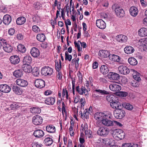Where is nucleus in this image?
<instances>
[{
    "instance_id": "obj_30",
    "label": "nucleus",
    "mask_w": 147,
    "mask_h": 147,
    "mask_svg": "<svg viewBox=\"0 0 147 147\" xmlns=\"http://www.w3.org/2000/svg\"><path fill=\"white\" fill-rule=\"evenodd\" d=\"M105 142L106 145L112 147H118L117 146L114 145L115 143L112 139H107L105 140Z\"/></svg>"
},
{
    "instance_id": "obj_40",
    "label": "nucleus",
    "mask_w": 147,
    "mask_h": 147,
    "mask_svg": "<svg viewBox=\"0 0 147 147\" xmlns=\"http://www.w3.org/2000/svg\"><path fill=\"white\" fill-rule=\"evenodd\" d=\"M36 38L40 42H43L45 40V36L43 34H38L36 36Z\"/></svg>"
},
{
    "instance_id": "obj_54",
    "label": "nucleus",
    "mask_w": 147,
    "mask_h": 147,
    "mask_svg": "<svg viewBox=\"0 0 147 147\" xmlns=\"http://www.w3.org/2000/svg\"><path fill=\"white\" fill-rule=\"evenodd\" d=\"M88 112L87 109H85L83 113V118H85L86 119L88 118Z\"/></svg>"
},
{
    "instance_id": "obj_20",
    "label": "nucleus",
    "mask_w": 147,
    "mask_h": 147,
    "mask_svg": "<svg viewBox=\"0 0 147 147\" xmlns=\"http://www.w3.org/2000/svg\"><path fill=\"white\" fill-rule=\"evenodd\" d=\"M0 90L2 92L7 93L10 91L11 88L7 84H2L0 85Z\"/></svg>"
},
{
    "instance_id": "obj_39",
    "label": "nucleus",
    "mask_w": 147,
    "mask_h": 147,
    "mask_svg": "<svg viewBox=\"0 0 147 147\" xmlns=\"http://www.w3.org/2000/svg\"><path fill=\"white\" fill-rule=\"evenodd\" d=\"M18 51L22 53H25L26 51V49L25 46L22 44H19L17 47Z\"/></svg>"
},
{
    "instance_id": "obj_63",
    "label": "nucleus",
    "mask_w": 147,
    "mask_h": 147,
    "mask_svg": "<svg viewBox=\"0 0 147 147\" xmlns=\"http://www.w3.org/2000/svg\"><path fill=\"white\" fill-rule=\"evenodd\" d=\"M15 30L13 28H11L8 31L9 34L10 35H13L15 33Z\"/></svg>"
},
{
    "instance_id": "obj_50",
    "label": "nucleus",
    "mask_w": 147,
    "mask_h": 147,
    "mask_svg": "<svg viewBox=\"0 0 147 147\" xmlns=\"http://www.w3.org/2000/svg\"><path fill=\"white\" fill-rule=\"evenodd\" d=\"M61 67V65L59 63V62L57 61L55 63V68L57 71H60Z\"/></svg>"
},
{
    "instance_id": "obj_28",
    "label": "nucleus",
    "mask_w": 147,
    "mask_h": 147,
    "mask_svg": "<svg viewBox=\"0 0 147 147\" xmlns=\"http://www.w3.org/2000/svg\"><path fill=\"white\" fill-rule=\"evenodd\" d=\"M26 21V18L24 17H20L17 19L16 23L17 24L21 25L24 24Z\"/></svg>"
},
{
    "instance_id": "obj_56",
    "label": "nucleus",
    "mask_w": 147,
    "mask_h": 147,
    "mask_svg": "<svg viewBox=\"0 0 147 147\" xmlns=\"http://www.w3.org/2000/svg\"><path fill=\"white\" fill-rule=\"evenodd\" d=\"M33 75L35 76H38L39 74V70L38 69H34L32 71Z\"/></svg>"
},
{
    "instance_id": "obj_23",
    "label": "nucleus",
    "mask_w": 147,
    "mask_h": 147,
    "mask_svg": "<svg viewBox=\"0 0 147 147\" xmlns=\"http://www.w3.org/2000/svg\"><path fill=\"white\" fill-rule=\"evenodd\" d=\"M22 68L23 71L28 73H30L32 71L31 66L28 64H24L22 66Z\"/></svg>"
},
{
    "instance_id": "obj_15",
    "label": "nucleus",
    "mask_w": 147,
    "mask_h": 147,
    "mask_svg": "<svg viewBox=\"0 0 147 147\" xmlns=\"http://www.w3.org/2000/svg\"><path fill=\"white\" fill-rule=\"evenodd\" d=\"M16 82V84L18 86L23 87L26 86L28 84V82L26 80L20 78L17 79Z\"/></svg>"
},
{
    "instance_id": "obj_45",
    "label": "nucleus",
    "mask_w": 147,
    "mask_h": 147,
    "mask_svg": "<svg viewBox=\"0 0 147 147\" xmlns=\"http://www.w3.org/2000/svg\"><path fill=\"white\" fill-rule=\"evenodd\" d=\"M115 97L113 95H108L106 96L107 100L110 102L114 100Z\"/></svg>"
},
{
    "instance_id": "obj_62",
    "label": "nucleus",
    "mask_w": 147,
    "mask_h": 147,
    "mask_svg": "<svg viewBox=\"0 0 147 147\" xmlns=\"http://www.w3.org/2000/svg\"><path fill=\"white\" fill-rule=\"evenodd\" d=\"M62 111L63 114L64 112L65 115L67 114V113L65 109V105L63 102H62Z\"/></svg>"
},
{
    "instance_id": "obj_16",
    "label": "nucleus",
    "mask_w": 147,
    "mask_h": 147,
    "mask_svg": "<svg viewBox=\"0 0 147 147\" xmlns=\"http://www.w3.org/2000/svg\"><path fill=\"white\" fill-rule=\"evenodd\" d=\"M97 26L100 29H105L106 27V24L105 22L101 19L97 20L96 21Z\"/></svg>"
},
{
    "instance_id": "obj_13",
    "label": "nucleus",
    "mask_w": 147,
    "mask_h": 147,
    "mask_svg": "<svg viewBox=\"0 0 147 147\" xmlns=\"http://www.w3.org/2000/svg\"><path fill=\"white\" fill-rule=\"evenodd\" d=\"M34 84L35 86L36 87L41 88L45 86V82L43 80L40 79H38L35 80Z\"/></svg>"
},
{
    "instance_id": "obj_49",
    "label": "nucleus",
    "mask_w": 147,
    "mask_h": 147,
    "mask_svg": "<svg viewBox=\"0 0 147 147\" xmlns=\"http://www.w3.org/2000/svg\"><path fill=\"white\" fill-rule=\"evenodd\" d=\"M32 147H42L43 146L38 142H34L32 144Z\"/></svg>"
},
{
    "instance_id": "obj_31",
    "label": "nucleus",
    "mask_w": 147,
    "mask_h": 147,
    "mask_svg": "<svg viewBox=\"0 0 147 147\" xmlns=\"http://www.w3.org/2000/svg\"><path fill=\"white\" fill-rule=\"evenodd\" d=\"M30 111L33 114H38L41 112V109L38 107H33L30 109Z\"/></svg>"
},
{
    "instance_id": "obj_32",
    "label": "nucleus",
    "mask_w": 147,
    "mask_h": 147,
    "mask_svg": "<svg viewBox=\"0 0 147 147\" xmlns=\"http://www.w3.org/2000/svg\"><path fill=\"white\" fill-rule=\"evenodd\" d=\"M139 35L141 36H147V28H143L140 29L138 31Z\"/></svg>"
},
{
    "instance_id": "obj_3",
    "label": "nucleus",
    "mask_w": 147,
    "mask_h": 147,
    "mask_svg": "<svg viewBox=\"0 0 147 147\" xmlns=\"http://www.w3.org/2000/svg\"><path fill=\"white\" fill-rule=\"evenodd\" d=\"M111 117L110 118H107L105 117V118L102 120V124L105 126L107 127H111L114 125V123H117V124H120L119 122H117L116 121H113L108 119H111Z\"/></svg>"
},
{
    "instance_id": "obj_48",
    "label": "nucleus",
    "mask_w": 147,
    "mask_h": 147,
    "mask_svg": "<svg viewBox=\"0 0 147 147\" xmlns=\"http://www.w3.org/2000/svg\"><path fill=\"white\" fill-rule=\"evenodd\" d=\"M19 106L16 103H13L11 104L9 108L11 110H14L15 109L18 108Z\"/></svg>"
},
{
    "instance_id": "obj_18",
    "label": "nucleus",
    "mask_w": 147,
    "mask_h": 147,
    "mask_svg": "<svg viewBox=\"0 0 147 147\" xmlns=\"http://www.w3.org/2000/svg\"><path fill=\"white\" fill-rule=\"evenodd\" d=\"M115 12L118 16L123 17L124 16V11L122 8L119 7H117L115 8Z\"/></svg>"
},
{
    "instance_id": "obj_5",
    "label": "nucleus",
    "mask_w": 147,
    "mask_h": 147,
    "mask_svg": "<svg viewBox=\"0 0 147 147\" xmlns=\"http://www.w3.org/2000/svg\"><path fill=\"white\" fill-rule=\"evenodd\" d=\"M76 91L80 95H84L88 96L89 95L88 91L85 86H82L80 88L79 85L76 88Z\"/></svg>"
},
{
    "instance_id": "obj_37",
    "label": "nucleus",
    "mask_w": 147,
    "mask_h": 147,
    "mask_svg": "<svg viewBox=\"0 0 147 147\" xmlns=\"http://www.w3.org/2000/svg\"><path fill=\"white\" fill-rule=\"evenodd\" d=\"M110 59L113 61L119 62L120 61L121 58L118 56L113 54L110 57Z\"/></svg>"
},
{
    "instance_id": "obj_44",
    "label": "nucleus",
    "mask_w": 147,
    "mask_h": 147,
    "mask_svg": "<svg viewBox=\"0 0 147 147\" xmlns=\"http://www.w3.org/2000/svg\"><path fill=\"white\" fill-rule=\"evenodd\" d=\"M125 107L127 109L129 110H131L134 108V107L130 103H127L124 104Z\"/></svg>"
},
{
    "instance_id": "obj_11",
    "label": "nucleus",
    "mask_w": 147,
    "mask_h": 147,
    "mask_svg": "<svg viewBox=\"0 0 147 147\" xmlns=\"http://www.w3.org/2000/svg\"><path fill=\"white\" fill-rule=\"evenodd\" d=\"M110 89L113 91L118 93L121 89V86L116 83L111 84L109 86Z\"/></svg>"
},
{
    "instance_id": "obj_7",
    "label": "nucleus",
    "mask_w": 147,
    "mask_h": 147,
    "mask_svg": "<svg viewBox=\"0 0 147 147\" xmlns=\"http://www.w3.org/2000/svg\"><path fill=\"white\" fill-rule=\"evenodd\" d=\"M113 134L115 137H117L119 139L122 140L125 137V134L123 131L120 129H116L114 131Z\"/></svg>"
},
{
    "instance_id": "obj_53",
    "label": "nucleus",
    "mask_w": 147,
    "mask_h": 147,
    "mask_svg": "<svg viewBox=\"0 0 147 147\" xmlns=\"http://www.w3.org/2000/svg\"><path fill=\"white\" fill-rule=\"evenodd\" d=\"M33 21L35 23H38L40 20V17L37 15L33 17Z\"/></svg>"
},
{
    "instance_id": "obj_29",
    "label": "nucleus",
    "mask_w": 147,
    "mask_h": 147,
    "mask_svg": "<svg viewBox=\"0 0 147 147\" xmlns=\"http://www.w3.org/2000/svg\"><path fill=\"white\" fill-rule=\"evenodd\" d=\"M99 52L101 56L104 58L107 57L110 55L109 52L106 50H101Z\"/></svg>"
},
{
    "instance_id": "obj_43",
    "label": "nucleus",
    "mask_w": 147,
    "mask_h": 147,
    "mask_svg": "<svg viewBox=\"0 0 147 147\" xmlns=\"http://www.w3.org/2000/svg\"><path fill=\"white\" fill-rule=\"evenodd\" d=\"M94 92L96 93H100L101 94H109V92L107 91L100 89H95L94 90Z\"/></svg>"
},
{
    "instance_id": "obj_34",
    "label": "nucleus",
    "mask_w": 147,
    "mask_h": 147,
    "mask_svg": "<svg viewBox=\"0 0 147 147\" xmlns=\"http://www.w3.org/2000/svg\"><path fill=\"white\" fill-rule=\"evenodd\" d=\"M134 51V48L130 46H127L124 49V51L125 53L127 54H131L133 53Z\"/></svg>"
},
{
    "instance_id": "obj_52",
    "label": "nucleus",
    "mask_w": 147,
    "mask_h": 147,
    "mask_svg": "<svg viewBox=\"0 0 147 147\" xmlns=\"http://www.w3.org/2000/svg\"><path fill=\"white\" fill-rule=\"evenodd\" d=\"M118 95L119 96H121L122 97H125L128 94L127 92L123 91H119L118 92Z\"/></svg>"
},
{
    "instance_id": "obj_41",
    "label": "nucleus",
    "mask_w": 147,
    "mask_h": 147,
    "mask_svg": "<svg viewBox=\"0 0 147 147\" xmlns=\"http://www.w3.org/2000/svg\"><path fill=\"white\" fill-rule=\"evenodd\" d=\"M46 129L47 131L50 133H54L55 131V127L52 125L47 126Z\"/></svg>"
},
{
    "instance_id": "obj_35",
    "label": "nucleus",
    "mask_w": 147,
    "mask_h": 147,
    "mask_svg": "<svg viewBox=\"0 0 147 147\" xmlns=\"http://www.w3.org/2000/svg\"><path fill=\"white\" fill-rule=\"evenodd\" d=\"M55 101V99L52 97H49L45 100V103L48 105H53Z\"/></svg>"
},
{
    "instance_id": "obj_25",
    "label": "nucleus",
    "mask_w": 147,
    "mask_h": 147,
    "mask_svg": "<svg viewBox=\"0 0 147 147\" xmlns=\"http://www.w3.org/2000/svg\"><path fill=\"white\" fill-rule=\"evenodd\" d=\"M100 72L105 75L107 74L109 71V69L108 67L106 65H102L100 69Z\"/></svg>"
},
{
    "instance_id": "obj_12",
    "label": "nucleus",
    "mask_w": 147,
    "mask_h": 147,
    "mask_svg": "<svg viewBox=\"0 0 147 147\" xmlns=\"http://www.w3.org/2000/svg\"><path fill=\"white\" fill-rule=\"evenodd\" d=\"M108 77L110 80L113 81L118 80L120 78L118 74L113 72H110L108 75Z\"/></svg>"
},
{
    "instance_id": "obj_33",
    "label": "nucleus",
    "mask_w": 147,
    "mask_h": 147,
    "mask_svg": "<svg viewBox=\"0 0 147 147\" xmlns=\"http://www.w3.org/2000/svg\"><path fill=\"white\" fill-rule=\"evenodd\" d=\"M32 61V58L31 56L29 55H27L24 57L23 60L24 64H28L30 63Z\"/></svg>"
},
{
    "instance_id": "obj_61",
    "label": "nucleus",
    "mask_w": 147,
    "mask_h": 147,
    "mask_svg": "<svg viewBox=\"0 0 147 147\" xmlns=\"http://www.w3.org/2000/svg\"><path fill=\"white\" fill-rule=\"evenodd\" d=\"M57 18L56 17V18H54V20H51V24L52 25V27L53 28H54L55 27V24H56L57 23Z\"/></svg>"
},
{
    "instance_id": "obj_46",
    "label": "nucleus",
    "mask_w": 147,
    "mask_h": 147,
    "mask_svg": "<svg viewBox=\"0 0 147 147\" xmlns=\"http://www.w3.org/2000/svg\"><path fill=\"white\" fill-rule=\"evenodd\" d=\"M65 60H68L69 61H70L72 58V56L70 55H69L68 52L66 51L65 53Z\"/></svg>"
},
{
    "instance_id": "obj_42",
    "label": "nucleus",
    "mask_w": 147,
    "mask_h": 147,
    "mask_svg": "<svg viewBox=\"0 0 147 147\" xmlns=\"http://www.w3.org/2000/svg\"><path fill=\"white\" fill-rule=\"evenodd\" d=\"M44 142L46 146H49L51 145L53 142L52 139L49 137H47L45 139Z\"/></svg>"
},
{
    "instance_id": "obj_57",
    "label": "nucleus",
    "mask_w": 147,
    "mask_h": 147,
    "mask_svg": "<svg viewBox=\"0 0 147 147\" xmlns=\"http://www.w3.org/2000/svg\"><path fill=\"white\" fill-rule=\"evenodd\" d=\"M75 79L72 80V92L74 95H75Z\"/></svg>"
},
{
    "instance_id": "obj_4",
    "label": "nucleus",
    "mask_w": 147,
    "mask_h": 147,
    "mask_svg": "<svg viewBox=\"0 0 147 147\" xmlns=\"http://www.w3.org/2000/svg\"><path fill=\"white\" fill-rule=\"evenodd\" d=\"M109 132V129L105 127H101L99 128L97 131L98 134L101 136H106Z\"/></svg>"
},
{
    "instance_id": "obj_36",
    "label": "nucleus",
    "mask_w": 147,
    "mask_h": 147,
    "mask_svg": "<svg viewBox=\"0 0 147 147\" xmlns=\"http://www.w3.org/2000/svg\"><path fill=\"white\" fill-rule=\"evenodd\" d=\"M13 75L16 78L20 77L23 75V72L21 70L18 69L15 71L13 74Z\"/></svg>"
},
{
    "instance_id": "obj_58",
    "label": "nucleus",
    "mask_w": 147,
    "mask_h": 147,
    "mask_svg": "<svg viewBox=\"0 0 147 147\" xmlns=\"http://www.w3.org/2000/svg\"><path fill=\"white\" fill-rule=\"evenodd\" d=\"M32 30L36 32H38L40 31V29L36 26L34 25L32 27Z\"/></svg>"
},
{
    "instance_id": "obj_60",
    "label": "nucleus",
    "mask_w": 147,
    "mask_h": 147,
    "mask_svg": "<svg viewBox=\"0 0 147 147\" xmlns=\"http://www.w3.org/2000/svg\"><path fill=\"white\" fill-rule=\"evenodd\" d=\"M34 7L36 9H38L41 7V5L39 2H37L34 4Z\"/></svg>"
},
{
    "instance_id": "obj_22",
    "label": "nucleus",
    "mask_w": 147,
    "mask_h": 147,
    "mask_svg": "<svg viewBox=\"0 0 147 147\" xmlns=\"http://www.w3.org/2000/svg\"><path fill=\"white\" fill-rule=\"evenodd\" d=\"M9 60L11 63L14 64H18L20 61L19 57L16 55L11 56Z\"/></svg>"
},
{
    "instance_id": "obj_64",
    "label": "nucleus",
    "mask_w": 147,
    "mask_h": 147,
    "mask_svg": "<svg viewBox=\"0 0 147 147\" xmlns=\"http://www.w3.org/2000/svg\"><path fill=\"white\" fill-rule=\"evenodd\" d=\"M136 73V75H135L133 76V78L135 80L139 82L141 80V78L138 75H137V74H138L137 73Z\"/></svg>"
},
{
    "instance_id": "obj_6",
    "label": "nucleus",
    "mask_w": 147,
    "mask_h": 147,
    "mask_svg": "<svg viewBox=\"0 0 147 147\" xmlns=\"http://www.w3.org/2000/svg\"><path fill=\"white\" fill-rule=\"evenodd\" d=\"M125 111L121 109L115 110L114 111V116L117 119H122L125 115Z\"/></svg>"
},
{
    "instance_id": "obj_14",
    "label": "nucleus",
    "mask_w": 147,
    "mask_h": 147,
    "mask_svg": "<svg viewBox=\"0 0 147 147\" xmlns=\"http://www.w3.org/2000/svg\"><path fill=\"white\" fill-rule=\"evenodd\" d=\"M118 70L122 74L126 75L129 73L130 71L129 68L126 66L121 65L119 67Z\"/></svg>"
},
{
    "instance_id": "obj_51",
    "label": "nucleus",
    "mask_w": 147,
    "mask_h": 147,
    "mask_svg": "<svg viewBox=\"0 0 147 147\" xmlns=\"http://www.w3.org/2000/svg\"><path fill=\"white\" fill-rule=\"evenodd\" d=\"M65 94H66V98L67 99H68V92L66 89L63 88V89L62 94L63 97L65 96Z\"/></svg>"
},
{
    "instance_id": "obj_27",
    "label": "nucleus",
    "mask_w": 147,
    "mask_h": 147,
    "mask_svg": "<svg viewBox=\"0 0 147 147\" xmlns=\"http://www.w3.org/2000/svg\"><path fill=\"white\" fill-rule=\"evenodd\" d=\"M12 89L15 94L18 95L21 94L23 92V90L20 87L16 85L13 86Z\"/></svg>"
},
{
    "instance_id": "obj_9",
    "label": "nucleus",
    "mask_w": 147,
    "mask_h": 147,
    "mask_svg": "<svg viewBox=\"0 0 147 147\" xmlns=\"http://www.w3.org/2000/svg\"><path fill=\"white\" fill-rule=\"evenodd\" d=\"M110 105L112 108L115 109L116 110L121 109L123 107V105L118 101L116 100L111 102Z\"/></svg>"
},
{
    "instance_id": "obj_2",
    "label": "nucleus",
    "mask_w": 147,
    "mask_h": 147,
    "mask_svg": "<svg viewBox=\"0 0 147 147\" xmlns=\"http://www.w3.org/2000/svg\"><path fill=\"white\" fill-rule=\"evenodd\" d=\"M53 72V69L48 66L42 68L41 70V74L46 76H51L52 75Z\"/></svg>"
},
{
    "instance_id": "obj_24",
    "label": "nucleus",
    "mask_w": 147,
    "mask_h": 147,
    "mask_svg": "<svg viewBox=\"0 0 147 147\" xmlns=\"http://www.w3.org/2000/svg\"><path fill=\"white\" fill-rule=\"evenodd\" d=\"M33 135L36 138H41L44 136V133L42 130L41 129H37L34 131Z\"/></svg>"
},
{
    "instance_id": "obj_19",
    "label": "nucleus",
    "mask_w": 147,
    "mask_h": 147,
    "mask_svg": "<svg viewBox=\"0 0 147 147\" xmlns=\"http://www.w3.org/2000/svg\"><path fill=\"white\" fill-rule=\"evenodd\" d=\"M116 40L120 42H125L127 41V38L126 36L122 34H119L116 37Z\"/></svg>"
},
{
    "instance_id": "obj_1",
    "label": "nucleus",
    "mask_w": 147,
    "mask_h": 147,
    "mask_svg": "<svg viewBox=\"0 0 147 147\" xmlns=\"http://www.w3.org/2000/svg\"><path fill=\"white\" fill-rule=\"evenodd\" d=\"M111 117V115L110 113H103L100 112H97L94 115L95 119L97 120H101L103 119L106 117L107 118H110Z\"/></svg>"
},
{
    "instance_id": "obj_38",
    "label": "nucleus",
    "mask_w": 147,
    "mask_h": 147,
    "mask_svg": "<svg viewBox=\"0 0 147 147\" xmlns=\"http://www.w3.org/2000/svg\"><path fill=\"white\" fill-rule=\"evenodd\" d=\"M128 61L129 63L132 65H136L138 63L136 59L134 57H131L129 58Z\"/></svg>"
},
{
    "instance_id": "obj_47",
    "label": "nucleus",
    "mask_w": 147,
    "mask_h": 147,
    "mask_svg": "<svg viewBox=\"0 0 147 147\" xmlns=\"http://www.w3.org/2000/svg\"><path fill=\"white\" fill-rule=\"evenodd\" d=\"M93 97L95 100L100 101L102 99V96L97 95L96 94H94L93 95Z\"/></svg>"
},
{
    "instance_id": "obj_10",
    "label": "nucleus",
    "mask_w": 147,
    "mask_h": 147,
    "mask_svg": "<svg viewBox=\"0 0 147 147\" xmlns=\"http://www.w3.org/2000/svg\"><path fill=\"white\" fill-rule=\"evenodd\" d=\"M3 49L4 51L7 53L11 52L13 50L12 47L8 44L5 40H3Z\"/></svg>"
},
{
    "instance_id": "obj_17",
    "label": "nucleus",
    "mask_w": 147,
    "mask_h": 147,
    "mask_svg": "<svg viewBox=\"0 0 147 147\" xmlns=\"http://www.w3.org/2000/svg\"><path fill=\"white\" fill-rule=\"evenodd\" d=\"M30 53L32 56L34 58L38 57L40 55V53L38 49L36 48L33 47L31 49Z\"/></svg>"
},
{
    "instance_id": "obj_21",
    "label": "nucleus",
    "mask_w": 147,
    "mask_h": 147,
    "mask_svg": "<svg viewBox=\"0 0 147 147\" xmlns=\"http://www.w3.org/2000/svg\"><path fill=\"white\" fill-rule=\"evenodd\" d=\"M11 21V16L8 14L5 15L3 18V23L6 25H9Z\"/></svg>"
},
{
    "instance_id": "obj_55",
    "label": "nucleus",
    "mask_w": 147,
    "mask_h": 147,
    "mask_svg": "<svg viewBox=\"0 0 147 147\" xmlns=\"http://www.w3.org/2000/svg\"><path fill=\"white\" fill-rule=\"evenodd\" d=\"M74 44L75 46V47H77L78 49V52H80V51L82 50V47H80V45L79 44H78L76 41H75L74 42Z\"/></svg>"
},
{
    "instance_id": "obj_26",
    "label": "nucleus",
    "mask_w": 147,
    "mask_h": 147,
    "mask_svg": "<svg viewBox=\"0 0 147 147\" xmlns=\"http://www.w3.org/2000/svg\"><path fill=\"white\" fill-rule=\"evenodd\" d=\"M129 12L131 16L135 17L138 13V9L136 7L132 6L129 9Z\"/></svg>"
},
{
    "instance_id": "obj_59",
    "label": "nucleus",
    "mask_w": 147,
    "mask_h": 147,
    "mask_svg": "<svg viewBox=\"0 0 147 147\" xmlns=\"http://www.w3.org/2000/svg\"><path fill=\"white\" fill-rule=\"evenodd\" d=\"M88 125L87 123H85L84 124V125H82L81 126V129L83 131L84 130V131H86V130H88Z\"/></svg>"
},
{
    "instance_id": "obj_8",
    "label": "nucleus",
    "mask_w": 147,
    "mask_h": 147,
    "mask_svg": "<svg viewBox=\"0 0 147 147\" xmlns=\"http://www.w3.org/2000/svg\"><path fill=\"white\" fill-rule=\"evenodd\" d=\"M43 119L42 117L38 115L34 116L32 118V121L33 124L36 125H39L42 122Z\"/></svg>"
}]
</instances>
